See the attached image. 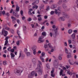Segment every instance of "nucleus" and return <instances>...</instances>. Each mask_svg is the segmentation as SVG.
I'll list each match as a JSON object with an SVG mask.
<instances>
[{"label": "nucleus", "mask_w": 78, "mask_h": 78, "mask_svg": "<svg viewBox=\"0 0 78 78\" xmlns=\"http://www.w3.org/2000/svg\"><path fill=\"white\" fill-rule=\"evenodd\" d=\"M42 34L43 36H41L39 37V39L38 40V43H42L44 42V40L43 39L44 38V36H46L47 34L45 32H43L42 33Z\"/></svg>", "instance_id": "f257e3e1"}, {"label": "nucleus", "mask_w": 78, "mask_h": 78, "mask_svg": "<svg viewBox=\"0 0 78 78\" xmlns=\"http://www.w3.org/2000/svg\"><path fill=\"white\" fill-rule=\"evenodd\" d=\"M40 68H41V66H40V65L38 64L37 65V68L36 69L35 71L37 72L39 75H41L42 74L43 71Z\"/></svg>", "instance_id": "f03ea898"}, {"label": "nucleus", "mask_w": 78, "mask_h": 78, "mask_svg": "<svg viewBox=\"0 0 78 78\" xmlns=\"http://www.w3.org/2000/svg\"><path fill=\"white\" fill-rule=\"evenodd\" d=\"M23 72V68H21L19 69H15L14 70V72L15 73H17V75L19 76L21 75V73Z\"/></svg>", "instance_id": "7ed1b4c3"}, {"label": "nucleus", "mask_w": 78, "mask_h": 78, "mask_svg": "<svg viewBox=\"0 0 78 78\" xmlns=\"http://www.w3.org/2000/svg\"><path fill=\"white\" fill-rule=\"evenodd\" d=\"M69 17V15H68V14L66 13H64L63 14V16L60 17V19H61V20H62V21H64V20H65V18L68 19Z\"/></svg>", "instance_id": "20e7f679"}, {"label": "nucleus", "mask_w": 78, "mask_h": 78, "mask_svg": "<svg viewBox=\"0 0 78 78\" xmlns=\"http://www.w3.org/2000/svg\"><path fill=\"white\" fill-rule=\"evenodd\" d=\"M8 34V31H6L5 30L4 28H3L1 32L2 35H3L4 36H6Z\"/></svg>", "instance_id": "39448f33"}, {"label": "nucleus", "mask_w": 78, "mask_h": 78, "mask_svg": "<svg viewBox=\"0 0 78 78\" xmlns=\"http://www.w3.org/2000/svg\"><path fill=\"white\" fill-rule=\"evenodd\" d=\"M60 11L61 10H60V8L59 7H58L57 9H55V14H58V16H59V15L61 14V12H59V11Z\"/></svg>", "instance_id": "423d86ee"}, {"label": "nucleus", "mask_w": 78, "mask_h": 78, "mask_svg": "<svg viewBox=\"0 0 78 78\" xmlns=\"http://www.w3.org/2000/svg\"><path fill=\"white\" fill-rule=\"evenodd\" d=\"M35 73H36V72L34 71H32L31 73V74H29L28 76V78H31L32 77V76H34V75H35Z\"/></svg>", "instance_id": "0eeeda50"}, {"label": "nucleus", "mask_w": 78, "mask_h": 78, "mask_svg": "<svg viewBox=\"0 0 78 78\" xmlns=\"http://www.w3.org/2000/svg\"><path fill=\"white\" fill-rule=\"evenodd\" d=\"M9 38H10V37H6V38L5 39V40L6 41H5L4 46H6L8 43V39H9Z\"/></svg>", "instance_id": "6e6552de"}, {"label": "nucleus", "mask_w": 78, "mask_h": 78, "mask_svg": "<svg viewBox=\"0 0 78 78\" xmlns=\"http://www.w3.org/2000/svg\"><path fill=\"white\" fill-rule=\"evenodd\" d=\"M11 19L12 20V23H16V19L13 16H11Z\"/></svg>", "instance_id": "1a4fd4ad"}, {"label": "nucleus", "mask_w": 78, "mask_h": 78, "mask_svg": "<svg viewBox=\"0 0 78 78\" xmlns=\"http://www.w3.org/2000/svg\"><path fill=\"white\" fill-rule=\"evenodd\" d=\"M69 61L71 65H73L74 64H75V63L74 62V61L73 60H69Z\"/></svg>", "instance_id": "9d476101"}, {"label": "nucleus", "mask_w": 78, "mask_h": 78, "mask_svg": "<svg viewBox=\"0 0 78 78\" xmlns=\"http://www.w3.org/2000/svg\"><path fill=\"white\" fill-rule=\"evenodd\" d=\"M63 69H61L60 70V76H61L62 75V76H66V74H62V73L63 72Z\"/></svg>", "instance_id": "9b49d317"}, {"label": "nucleus", "mask_w": 78, "mask_h": 78, "mask_svg": "<svg viewBox=\"0 0 78 78\" xmlns=\"http://www.w3.org/2000/svg\"><path fill=\"white\" fill-rule=\"evenodd\" d=\"M32 49L33 51V54L34 55H36V49H34V47H33L32 48Z\"/></svg>", "instance_id": "f8f14e48"}, {"label": "nucleus", "mask_w": 78, "mask_h": 78, "mask_svg": "<svg viewBox=\"0 0 78 78\" xmlns=\"http://www.w3.org/2000/svg\"><path fill=\"white\" fill-rule=\"evenodd\" d=\"M10 55L11 56V58L12 59H14V57H15V55L12 53H10Z\"/></svg>", "instance_id": "ddd939ff"}, {"label": "nucleus", "mask_w": 78, "mask_h": 78, "mask_svg": "<svg viewBox=\"0 0 78 78\" xmlns=\"http://www.w3.org/2000/svg\"><path fill=\"white\" fill-rule=\"evenodd\" d=\"M44 48L45 50L46 51H48V50H49V48H48V47L47 46V44L44 45Z\"/></svg>", "instance_id": "4468645a"}, {"label": "nucleus", "mask_w": 78, "mask_h": 78, "mask_svg": "<svg viewBox=\"0 0 78 78\" xmlns=\"http://www.w3.org/2000/svg\"><path fill=\"white\" fill-rule=\"evenodd\" d=\"M44 10V5H42L40 7V10L41 12H43Z\"/></svg>", "instance_id": "2eb2a0df"}, {"label": "nucleus", "mask_w": 78, "mask_h": 78, "mask_svg": "<svg viewBox=\"0 0 78 78\" xmlns=\"http://www.w3.org/2000/svg\"><path fill=\"white\" fill-rule=\"evenodd\" d=\"M16 10L17 12H19L20 9V7L18 6V5H16Z\"/></svg>", "instance_id": "dca6fc26"}, {"label": "nucleus", "mask_w": 78, "mask_h": 78, "mask_svg": "<svg viewBox=\"0 0 78 78\" xmlns=\"http://www.w3.org/2000/svg\"><path fill=\"white\" fill-rule=\"evenodd\" d=\"M34 6H32V9H37L38 8V6H37L36 5H35L34 4Z\"/></svg>", "instance_id": "f3484780"}, {"label": "nucleus", "mask_w": 78, "mask_h": 78, "mask_svg": "<svg viewBox=\"0 0 78 78\" xmlns=\"http://www.w3.org/2000/svg\"><path fill=\"white\" fill-rule=\"evenodd\" d=\"M48 45L49 48H52L54 47L53 46H52V45H51V44L50 43H49L48 44Z\"/></svg>", "instance_id": "a211bd4d"}, {"label": "nucleus", "mask_w": 78, "mask_h": 78, "mask_svg": "<svg viewBox=\"0 0 78 78\" xmlns=\"http://www.w3.org/2000/svg\"><path fill=\"white\" fill-rule=\"evenodd\" d=\"M67 73L69 74V75H72V73L70 71V70H69V69H68L67 70Z\"/></svg>", "instance_id": "6ab92c4d"}, {"label": "nucleus", "mask_w": 78, "mask_h": 78, "mask_svg": "<svg viewBox=\"0 0 78 78\" xmlns=\"http://www.w3.org/2000/svg\"><path fill=\"white\" fill-rule=\"evenodd\" d=\"M62 54L59 55L58 56V59H59V60H62Z\"/></svg>", "instance_id": "aec40b11"}, {"label": "nucleus", "mask_w": 78, "mask_h": 78, "mask_svg": "<svg viewBox=\"0 0 78 78\" xmlns=\"http://www.w3.org/2000/svg\"><path fill=\"white\" fill-rule=\"evenodd\" d=\"M39 0H37V1H35L34 2H33L32 3V5L33 6L35 3H36V4H37V3H39Z\"/></svg>", "instance_id": "412c9836"}, {"label": "nucleus", "mask_w": 78, "mask_h": 78, "mask_svg": "<svg viewBox=\"0 0 78 78\" xmlns=\"http://www.w3.org/2000/svg\"><path fill=\"white\" fill-rule=\"evenodd\" d=\"M4 29L5 30H8V31H10L11 29H10V28L8 27H5L4 28Z\"/></svg>", "instance_id": "4be33fe9"}, {"label": "nucleus", "mask_w": 78, "mask_h": 78, "mask_svg": "<svg viewBox=\"0 0 78 78\" xmlns=\"http://www.w3.org/2000/svg\"><path fill=\"white\" fill-rule=\"evenodd\" d=\"M40 59L41 60L42 62H45V60L44 59V58L42 57V56H41L40 57Z\"/></svg>", "instance_id": "5701e85b"}, {"label": "nucleus", "mask_w": 78, "mask_h": 78, "mask_svg": "<svg viewBox=\"0 0 78 78\" xmlns=\"http://www.w3.org/2000/svg\"><path fill=\"white\" fill-rule=\"evenodd\" d=\"M64 49L65 53H66V54H68V52L69 51H68L67 48L65 47Z\"/></svg>", "instance_id": "b1692460"}, {"label": "nucleus", "mask_w": 78, "mask_h": 78, "mask_svg": "<svg viewBox=\"0 0 78 78\" xmlns=\"http://www.w3.org/2000/svg\"><path fill=\"white\" fill-rule=\"evenodd\" d=\"M51 48L52 49H51V52H53V51H55V47H53Z\"/></svg>", "instance_id": "393cba45"}, {"label": "nucleus", "mask_w": 78, "mask_h": 78, "mask_svg": "<svg viewBox=\"0 0 78 78\" xmlns=\"http://www.w3.org/2000/svg\"><path fill=\"white\" fill-rule=\"evenodd\" d=\"M13 15L14 16H16V17H19V15H18L17 13H15L14 12H13Z\"/></svg>", "instance_id": "a878e982"}, {"label": "nucleus", "mask_w": 78, "mask_h": 78, "mask_svg": "<svg viewBox=\"0 0 78 78\" xmlns=\"http://www.w3.org/2000/svg\"><path fill=\"white\" fill-rule=\"evenodd\" d=\"M3 63L4 66H6V65H7V62H6V61H3Z\"/></svg>", "instance_id": "bb28decb"}, {"label": "nucleus", "mask_w": 78, "mask_h": 78, "mask_svg": "<svg viewBox=\"0 0 78 78\" xmlns=\"http://www.w3.org/2000/svg\"><path fill=\"white\" fill-rule=\"evenodd\" d=\"M53 8H55L56 7V4L52 5L51 6V8H52V9H53Z\"/></svg>", "instance_id": "cd10ccee"}, {"label": "nucleus", "mask_w": 78, "mask_h": 78, "mask_svg": "<svg viewBox=\"0 0 78 78\" xmlns=\"http://www.w3.org/2000/svg\"><path fill=\"white\" fill-rule=\"evenodd\" d=\"M16 44L17 45L19 46V45H20V41H16Z\"/></svg>", "instance_id": "c85d7f7f"}, {"label": "nucleus", "mask_w": 78, "mask_h": 78, "mask_svg": "<svg viewBox=\"0 0 78 78\" xmlns=\"http://www.w3.org/2000/svg\"><path fill=\"white\" fill-rule=\"evenodd\" d=\"M72 37L73 39H75V34L73 33L72 35Z\"/></svg>", "instance_id": "c756f323"}, {"label": "nucleus", "mask_w": 78, "mask_h": 78, "mask_svg": "<svg viewBox=\"0 0 78 78\" xmlns=\"http://www.w3.org/2000/svg\"><path fill=\"white\" fill-rule=\"evenodd\" d=\"M62 0H60L59 1V2L58 3V5H60L62 3Z\"/></svg>", "instance_id": "7c9ffc66"}, {"label": "nucleus", "mask_w": 78, "mask_h": 78, "mask_svg": "<svg viewBox=\"0 0 78 78\" xmlns=\"http://www.w3.org/2000/svg\"><path fill=\"white\" fill-rule=\"evenodd\" d=\"M68 32L69 34H71L72 33V30L71 29H69L68 30Z\"/></svg>", "instance_id": "2f4dec72"}, {"label": "nucleus", "mask_w": 78, "mask_h": 78, "mask_svg": "<svg viewBox=\"0 0 78 78\" xmlns=\"http://www.w3.org/2000/svg\"><path fill=\"white\" fill-rule=\"evenodd\" d=\"M17 33L18 34V35H19L20 38H21V37L20 36V31L19 30H17Z\"/></svg>", "instance_id": "473e14b6"}, {"label": "nucleus", "mask_w": 78, "mask_h": 78, "mask_svg": "<svg viewBox=\"0 0 78 78\" xmlns=\"http://www.w3.org/2000/svg\"><path fill=\"white\" fill-rule=\"evenodd\" d=\"M45 52H42L41 54L42 57H44L45 56Z\"/></svg>", "instance_id": "72a5a7b5"}, {"label": "nucleus", "mask_w": 78, "mask_h": 78, "mask_svg": "<svg viewBox=\"0 0 78 78\" xmlns=\"http://www.w3.org/2000/svg\"><path fill=\"white\" fill-rule=\"evenodd\" d=\"M68 55H67V58H69L71 56V55L70 54V53H68Z\"/></svg>", "instance_id": "f704fd0d"}, {"label": "nucleus", "mask_w": 78, "mask_h": 78, "mask_svg": "<svg viewBox=\"0 0 78 78\" xmlns=\"http://www.w3.org/2000/svg\"><path fill=\"white\" fill-rule=\"evenodd\" d=\"M64 45L65 47H67V42H65L64 43Z\"/></svg>", "instance_id": "c9c22d12"}, {"label": "nucleus", "mask_w": 78, "mask_h": 78, "mask_svg": "<svg viewBox=\"0 0 78 78\" xmlns=\"http://www.w3.org/2000/svg\"><path fill=\"white\" fill-rule=\"evenodd\" d=\"M31 20H32V19L31 18H29L27 19V21H28L29 22H31Z\"/></svg>", "instance_id": "e433bc0d"}, {"label": "nucleus", "mask_w": 78, "mask_h": 78, "mask_svg": "<svg viewBox=\"0 0 78 78\" xmlns=\"http://www.w3.org/2000/svg\"><path fill=\"white\" fill-rule=\"evenodd\" d=\"M26 54L27 55V56H30V52H27L26 53Z\"/></svg>", "instance_id": "4c0bfd02"}, {"label": "nucleus", "mask_w": 78, "mask_h": 78, "mask_svg": "<svg viewBox=\"0 0 78 78\" xmlns=\"http://www.w3.org/2000/svg\"><path fill=\"white\" fill-rule=\"evenodd\" d=\"M51 76L52 77H55V75L54 73L51 74Z\"/></svg>", "instance_id": "58836bf2"}, {"label": "nucleus", "mask_w": 78, "mask_h": 78, "mask_svg": "<svg viewBox=\"0 0 78 78\" xmlns=\"http://www.w3.org/2000/svg\"><path fill=\"white\" fill-rule=\"evenodd\" d=\"M68 42L69 44H70L72 43V41L70 40H69L68 41Z\"/></svg>", "instance_id": "ea45409f"}, {"label": "nucleus", "mask_w": 78, "mask_h": 78, "mask_svg": "<svg viewBox=\"0 0 78 78\" xmlns=\"http://www.w3.org/2000/svg\"><path fill=\"white\" fill-rule=\"evenodd\" d=\"M2 12L3 15H5L6 14V12L4 10Z\"/></svg>", "instance_id": "a19ab883"}, {"label": "nucleus", "mask_w": 78, "mask_h": 78, "mask_svg": "<svg viewBox=\"0 0 78 78\" xmlns=\"http://www.w3.org/2000/svg\"><path fill=\"white\" fill-rule=\"evenodd\" d=\"M46 10H47V11H48L49 10H50V7L49 6H47V9Z\"/></svg>", "instance_id": "79ce46f5"}, {"label": "nucleus", "mask_w": 78, "mask_h": 78, "mask_svg": "<svg viewBox=\"0 0 78 78\" xmlns=\"http://www.w3.org/2000/svg\"><path fill=\"white\" fill-rule=\"evenodd\" d=\"M10 51H11V52H12V53L14 52V49H11Z\"/></svg>", "instance_id": "37998d69"}, {"label": "nucleus", "mask_w": 78, "mask_h": 78, "mask_svg": "<svg viewBox=\"0 0 78 78\" xmlns=\"http://www.w3.org/2000/svg\"><path fill=\"white\" fill-rule=\"evenodd\" d=\"M38 21H41L42 20V18L41 17H39L38 18Z\"/></svg>", "instance_id": "c03bdc74"}, {"label": "nucleus", "mask_w": 78, "mask_h": 78, "mask_svg": "<svg viewBox=\"0 0 78 78\" xmlns=\"http://www.w3.org/2000/svg\"><path fill=\"white\" fill-rule=\"evenodd\" d=\"M68 27H72V26L71 25V24H70V23H68Z\"/></svg>", "instance_id": "a18cd8bd"}, {"label": "nucleus", "mask_w": 78, "mask_h": 78, "mask_svg": "<svg viewBox=\"0 0 78 78\" xmlns=\"http://www.w3.org/2000/svg\"><path fill=\"white\" fill-rule=\"evenodd\" d=\"M46 67L48 69H50V66H49V65L48 64L46 65Z\"/></svg>", "instance_id": "49530a36"}, {"label": "nucleus", "mask_w": 78, "mask_h": 78, "mask_svg": "<svg viewBox=\"0 0 78 78\" xmlns=\"http://www.w3.org/2000/svg\"><path fill=\"white\" fill-rule=\"evenodd\" d=\"M58 27H56V29L55 30V32L56 33V32H57V30H58Z\"/></svg>", "instance_id": "de8ad7c7"}, {"label": "nucleus", "mask_w": 78, "mask_h": 78, "mask_svg": "<svg viewBox=\"0 0 78 78\" xmlns=\"http://www.w3.org/2000/svg\"><path fill=\"white\" fill-rule=\"evenodd\" d=\"M16 21H17L18 23H20V20H16Z\"/></svg>", "instance_id": "09e8293b"}, {"label": "nucleus", "mask_w": 78, "mask_h": 78, "mask_svg": "<svg viewBox=\"0 0 78 78\" xmlns=\"http://www.w3.org/2000/svg\"><path fill=\"white\" fill-rule=\"evenodd\" d=\"M22 55V51H20L19 54V58L21 57V55Z\"/></svg>", "instance_id": "8fccbe9b"}, {"label": "nucleus", "mask_w": 78, "mask_h": 78, "mask_svg": "<svg viewBox=\"0 0 78 78\" xmlns=\"http://www.w3.org/2000/svg\"><path fill=\"white\" fill-rule=\"evenodd\" d=\"M54 11H51V12H50V14L51 15H52L53 14H54Z\"/></svg>", "instance_id": "3c124183"}, {"label": "nucleus", "mask_w": 78, "mask_h": 78, "mask_svg": "<svg viewBox=\"0 0 78 78\" xmlns=\"http://www.w3.org/2000/svg\"><path fill=\"white\" fill-rule=\"evenodd\" d=\"M5 15L7 16H9V13L7 12L5 13Z\"/></svg>", "instance_id": "603ef678"}, {"label": "nucleus", "mask_w": 78, "mask_h": 78, "mask_svg": "<svg viewBox=\"0 0 78 78\" xmlns=\"http://www.w3.org/2000/svg\"><path fill=\"white\" fill-rule=\"evenodd\" d=\"M41 53H42V51H41L39 50L38 51V54H41Z\"/></svg>", "instance_id": "864d4df0"}, {"label": "nucleus", "mask_w": 78, "mask_h": 78, "mask_svg": "<svg viewBox=\"0 0 78 78\" xmlns=\"http://www.w3.org/2000/svg\"><path fill=\"white\" fill-rule=\"evenodd\" d=\"M23 11L21 10L20 11V14H21V16H23Z\"/></svg>", "instance_id": "5fc2aeb1"}, {"label": "nucleus", "mask_w": 78, "mask_h": 78, "mask_svg": "<svg viewBox=\"0 0 78 78\" xmlns=\"http://www.w3.org/2000/svg\"><path fill=\"white\" fill-rule=\"evenodd\" d=\"M29 15H31L32 14V13L31 12H30L29 11L28 12Z\"/></svg>", "instance_id": "6e6d98bb"}, {"label": "nucleus", "mask_w": 78, "mask_h": 78, "mask_svg": "<svg viewBox=\"0 0 78 78\" xmlns=\"http://www.w3.org/2000/svg\"><path fill=\"white\" fill-rule=\"evenodd\" d=\"M24 51L27 52V51H28V50L27 48H25L24 49Z\"/></svg>", "instance_id": "4d7b16f0"}, {"label": "nucleus", "mask_w": 78, "mask_h": 78, "mask_svg": "<svg viewBox=\"0 0 78 78\" xmlns=\"http://www.w3.org/2000/svg\"><path fill=\"white\" fill-rule=\"evenodd\" d=\"M11 49V47H9L7 49L8 51H10V50Z\"/></svg>", "instance_id": "13d9d810"}, {"label": "nucleus", "mask_w": 78, "mask_h": 78, "mask_svg": "<svg viewBox=\"0 0 78 78\" xmlns=\"http://www.w3.org/2000/svg\"><path fill=\"white\" fill-rule=\"evenodd\" d=\"M54 72V69H53L52 71H51V74H52V73H53Z\"/></svg>", "instance_id": "bf43d9fd"}, {"label": "nucleus", "mask_w": 78, "mask_h": 78, "mask_svg": "<svg viewBox=\"0 0 78 78\" xmlns=\"http://www.w3.org/2000/svg\"><path fill=\"white\" fill-rule=\"evenodd\" d=\"M38 62L40 65H42V62H41V61L38 60Z\"/></svg>", "instance_id": "052dcab7"}, {"label": "nucleus", "mask_w": 78, "mask_h": 78, "mask_svg": "<svg viewBox=\"0 0 78 78\" xmlns=\"http://www.w3.org/2000/svg\"><path fill=\"white\" fill-rule=\"evenodd\" d=\"M50 35L51 36V37H52V36H53V34H52V33L51 32L50 33Z\"/></svg>", "instance_id": "680f3d73"}, {"label": "nucleus", "mask_w": 78, "mask_h": 78, "mask_svg": "<svg viewBox=\"0 0 78 78\" xmlns=\"http://www.w3.org/2000/svg\"><path fill=\"white\" fill-rule=\"evenodd\" d=\"M32 61L33 62H35L36 61V59L33 58L32 60Z\"/></svg>", "instance_id": "e2e57ef3"}, {"label": "nucleus", "mask_w": 78, "mask_h": 78, "mask_svg": "<svg viewBox=\"0 0 78 78\" xmlns=\"http://www.w3.org/2000/svg\"><path fill=\"white\" fill-rule=\"evenodd\" d=\"M43 2L44 4H47V2H45L44 1H43Z\"/></svg>", "instance_id": "0e129e2a"}, {"label": "nucleus", "mask_w": 78, "mask_h": 78, "mask_svg": "<svg viewBox=\"0 0 78 78\" xmlns=\"http://www.w3.org/2000/svg\"><path fill=\"white\" fill-rule=\"evenodd\" d=\"M34 20H37V18L35 16H34Z\"/></svg>", "instance_id": "69168bd1"}, {"label": "nucleus", "mask_w": 78, "mask_h": 78, "mask_svg": "<svg viewBox=\"0 0 78 78\" xmlns=\"http://www.w3.org/2000/svg\"><path fill=\"white\" fill-rule=\"evenodd\" d=\"M25 19V16H23L22 17V19L23 20H24Z\"/></svg>", "instance_id": "338daca9"}, {"label": "nucleus", "mask_w": 78, "mask_h": 78, "mask_svg": "<svg viewBox=\"0 0 78 78\" xmlns=\"http://www.w3.org/2000/svg\"><path fill=\"white\" fill-rule=\"evenodd\" d=\"M13 48L14 50H16V49H17V47L14 46L13 47Z\"/></svg>", "instance_id": "774afa93"}]
</instances>
